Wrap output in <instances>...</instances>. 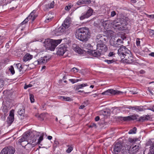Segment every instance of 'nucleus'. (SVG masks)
Segmentation results:
<instances>
[{"label": "nucleus", "instance_id": "nucleus-1", "mask_svg": "<svg viewBox=\"0 0 154 154\" xmlns=\"http://www.w3.org/2000/svg\"><path fill=\"white\" fill-rule=\"evenodd\" d=\"M128 141L131 144L126 146V151L127 152H128L130 154H134L136 153L141 148V146L138 143L140 140L139 138H129L128 139Z\"/></svg>", "mask_w": 154, "mask_h": 154}, {"label": "nucleus", "instance_id": "nucleus-2", "mask_svg": "<svg viewBox=\"0 0 154 154\" xmlns=\"http://www.w3.org/2000/svg\"><path fill=\"white\" fill-rule=\"evenodd\" d=\"M90 34L89 29L85 27L76 30L75 35L76 37L80 41L86 42L90 38Z\"/></svg>", "mask_w": 154, "mask_h": 154}, {"label": "nucleus", "instance_id": "nucleus-3", "mask_svg": "<svg viewBox=\"0 0 154 154\" xmlns=\"http://www.w3.org/2000/svg\"><path fill=\"white\" fill-rule=\"evenodd\" d=\"M29 140H32V143L35 142L36 140V138L32 132H26L24 133L19 139L18 142L23 147L25 144H27V142H28Z\"/></svg>", "mask_w": 154, "mask_h": 154}, {"label": "nucleus", "instance_id": "nucleus-4", "mask_svg": "<svg viewBox=\"0 0 154 154\" xmlns=\"http://www.w3.org/2000/svg\"><path fill=\"white\" fill-rule=\"evenodd\" d=\"M61 41V40L60 39L54 40L50 39H47L44 41V45L46 49L53 51L57 46L60 43Z\"/></svg>", "mask_w": 154, "mask_h": 154}, {"label": "nucleus", "instance_id": "nucleus-5", "mask_svg": "<svg viewBox=\"0 0 154 154\" xmlns=\"http://www.w3.org/2000/svg\"><path fill=\"white\" fill-rule=\"evenodd\" d=\"M70 20L69 18H66L62 26L54 31V33L55 34L57 35H60L62 33L65 31L66 29L70 26Z\"/></svg>", "mask_w": 154, "mask_h": 154}, {"label": "nucleus", "instance_id": "nucleus-6", "mask_svg": "<svg viewBox=\"0 0 154 154\" xmlns=\"http://www.w3.org/2000/svg\"><path fill=\"white\" fill-rule=\"evenodd\" d=\"M111 24L114 29L122 30H123L124 26L127 25V23L123 19H122L111 21Z\"/></svg>", "mask_w": 154, "mask_h": 154}, {"label": "nucleus", "instance_id": "nucleus-7", "mask_svg": "<svg viewBox=\"0 0 154 154\" xmlns=\"http://www.w3.org/2000/svg\"><path fill=\"white\" fill-rule=\"evenodd\" d=\"M126 146H123L122 144L117 143L114 145L113 151L114 154H118L119 152L122 153H125L127 152L126 151Z\"/></svg>", "mask_w": 154, "mask_h": 154}, {"label": "nucleus", "instance_id": "nucleus-8", "mask_svg": "<svg viewBox=\"0 0 154 154\" xmlns=\"http://www.w3.org/2000/svg\"><path fill=\"white\" fill-rule=\"evenodd\" d=\"M121 59L123 62L128 64L131 63L134 61L133 57L131 52L125 54L124 57Z\"/></svg>", "mask_w": 154, "mask_h": 154}, {"label": "nucleus", "instance_id": "nucleus-9", "mask_svg": "<svg viewBox=\"0 0 154 154\" xmlns=\"http://www.w3.org/2000/svg\"><path fill=\"white\" fill-rule=\"evenodd\" d=\"M125 47L122 45L118 50V55L121 58H122L125 55V54L130 52Z\"/></svg>", "mask_w": 154, "mask_h": 154}, {"label": "nucleus", "instance_id": "nucleus-10", "mask_svg": "<svg viewBox=\"0 0 154 154\" xmlns=\"http://www.w3.org/2000/svg\"><path fill=\"white\" fill-rule=\"evenodd\" d=\"M123 92L120 91H116L113 89H108L101 93L103 95H119L122 94Z\"/></svg>", "mask_w": 154, "mask_h": 154}, {"label": "nucleus", "instance_id": "nucleus-11", "mask_svg": "<svg viewBox=\"0 0 154 154\" xmlns=\"http://www.w3.org/2000/svg\"><path fill=\"white\" fill-rule=\"evenodd\" d=\"M111 46L115 47H121V44L123 43V41L120 39H118L116 41L114 38H111L110 41Z\"/></svg>", "mask_w": 154, "mask_h": 154}, {"label": "nucleus", "instance_id": "nucleus-12", "mask_svg": "<svg viewBox=\"0 0 154 154\" xmlns=\"http://www.w3.org/2000/svg\"><path fill=\"white\" fill-rule=\"evenodd\" d=\"M15 151L14 149L12 147H6L2 150L1 154H14Z\"/></svg>", "mask_w": 154, "mask_h": 154}, {"label": "nucleus", "instance_id": "nucleus-13", "mask_svg": "<svg viewBox=\"0 0 154 154\" xmlns=\"http://www.w3.org/2000/svg\"><path fill=\"white\" fill-rule=\"evenodd\" d=\"M107 37L102 34L98 35L96 38V41L97 44L104 43L106 41Z\"/></svg>", "mask_w": 154, "mask_h": 154}, {"label": "nucleus", "instance_id": "nucleus-14", "mask_svg": "<svg viewBox=\"0 0 154 154\" xmlns=\"http://www.w3.org/2000/svg\"><path fill=\"white\" fill-rule=\"evenodd\" d=\"M57 49V54L60 55H63L67 51V47L63 45H60Z\"/></svg>", "mask_w": 154, "mask_h": 154}, {"label": "nucleus", "instance_id": "nucleus-15", "mask_svg": "<svg viewBox=\"0 0 154 154\" xmlns=\"http://www.w3.org/2000/svg\"><path fill=\"white\" fill-rule=\"evenodd\" d=\"M93 12V11L91 9H89L86 13H82L81 16L80 17L81 20L87 18L91 16Z\"/></svg>", "mask_w": 154, "mask_h": 154}, {"label": "nucleus", "instance_id": "nucleus-16", "mask_svg": "<svg viewBox=\"0 0 154 154\" xmlns=\"http://www.w3.org/2000/svg\"><path fill=\"white\" fill-rule=\"evenodd\" d=\"M97 49L101 53L104 52L107 50V47L104 43L97 44Z\"/></svg>", "mask_w": 154, "mask_h": 154}, {"label": "nucleus", "instance_id": "nucleus-17", "mask_svg": "<svg viewBox=\"0 0 154 154\" xmlns=\"http://www.w3.org/2000/svg\"><path fill=\"white\" fill-rule=\"evenodd\" d=\"M14 110L13 109L11 110L10 112L9 116L8 117L7 122L9 125H10L13 122L14 119Z\"/></svg>", "mask_w": 154, "mask_h": 154}, {"label": "nucleus", "instance_id": "nucleus-18", "mask_svg": "<svg viewBox=\"0 0 154 154\" xmlns=\"http://www.w3.org/2000/svg\"><path fill=\"white\" fill-rule=\"evenodd\" d=\"M49 60V58L47 56H45L42 57L41 59H39L37 61H36L34 62V64H41L42 63H46Z\"/></svg>", "mask_w": 154, "mask_h": 154}, {"label": "nucleus", "instance_id": "nucleus-19", "mask_svg": "<svg viewBox=\"0 0 154 154\" xmlns=\"http://www.w3.org/2000/svg\"><path fill=\"white\" fill-rule=\"evenodd\" d=\"M88 51L94 57H98L101 55V53L97 49L96 51L91 50L89 51Z\"/></svg>", "mask_w": 154, "mask_h": 154}, {"label": "nucleus", "instance_id": "nucleus-20", "mask_svg": "<svg viewBox=\"0 0 154 154\" xmlns=\"http://www.w3.org/2000/svg\"><path fill=\"white\" fill-rule=\"evenodd\" d=\"M73 48L74 51L79 54H82L83 53V51L78 46L75 44L73 45Z\"/></svg>", "mask_w": 154, "mask_h": 154}, {"label": "nucleus", "instance_id": "nucleus-21", "mask_svg": "<svg viewBox=\"0 0 154 154\" xmlns=\"http://www.w3.org/2000/svg\"><path fill=\"white\" fill-rule=\"evenodd\" d=\"M111 22L109 20L103 21L102 22V24L105 29H107L109 27V24H111Z\"/></svg>", "mask_w": 154, "mask_h": 154}, {"label": "nucleus", "instance_id": "nucleus-22", "mask_svg": "<svg viewBox=\"0 0 154 154\" xmlns=\"http://www.w3.org/2000/svg\"><path fill=\"white\" fill-rule=\"evenodd\" d=\"M32 56L30 54L27 53L23 57V60L24 62H26L32 59Z\"/></svg>", "mask_w": 154, "mask_h": 154}, {"label": "nucleus", "instance_id": "nucleus-23", "mask_svg": "<svg viewBox=\"0 0 154 154\" xmlns=\"http://www.w3.org/2000/svg\"><path fill=\"white\" fill-rule=\"evenodd\" d=\"M31 140V141L29 142V143L28 142H27V144H25V145H23V147L25 149H26L29 150L31 149L32 147V145H31V143H30L31 142H32V141Z\"/></svg>", "mask_w": 154, "mask_h": 154}, {"label": "nucleus", "instance_id": "nucleus-24", "mask_svg": "<svg viewBox=\"0 0 154 154\" xmlns=\"http://www.w3.org/2000/svg\"><path fill=\"white\" fill-rule=\"evenodd\" d=\"M150 116L149 115H146L145 116H141L140 118L139 121H143L148 120L150 119Z\"/></svg>", "mask_w": 154, "mask_h": 154}, {"label": "nucleus", "instance_id": "nucleus-25", "mask_svg": "<svg viewBox=\"0 0 154 154\" xmlns=\"http://www.w3.org/2000/svg\"><path fill=\"white\" fill-rule=\"evenodd\" d=\"M135 119V117L133 116H129L127 117H122V120L124 121L134 120Z\"/></svg>", "mask_w": 154, "mask_h": 154}, {"label": "nucleus", "instance_id": "nucleus-26", "mask_svg": "<svg viewBox=\"0 0 154 154\" xmlns=\"http://www.w3.org/2000/svg\"><path fill=\"white\" fill-rule=\"evenodd\" d=\"M147 151L146 150L144 152V154H154V147L152 146L150 147L149 152L148 154H147Z\"/></svg>", "mask_w": 154, "mask_h": 154}, {"label": "nucleus", "instance_id": "nucleus-27", "mask_svg": "<svg viewBox=\"0 0 154 154\" xmlns=\"http://www.w3.org/2000/svg\"><path fill=\"white\" fill-rule=\"evenodd\" d=\"M16 66L18 69L20 74L23 73V71L22 70L23 68L21 64L20 63H18L16 64Z\"/></svg>", "mask_w": 154, "mask_h": 154}, {"label": "nucleus", "instance_id": "nucleus-28", "mask_svg": "<svg viewBox=\"0 0 154 154\" xmlns=\"http://www.w3.org/2000/svg\"><path fill=\"white\" fill-rule=\"evenodd\" d=\"M134 110L139 112L143 111V109L141 106H134Z\"/></svg>", "mask_w": 154, "mask_h": 154}, {"label": "nucleus", "instance_id": "nucleus-29", "mask_svg": "<svg viewBox=\"0 0 154 154\" xmlns=\"http://www.w3.org/2000/svg\"><path fill=\"white\" fill-rule=\"evenodd\" d=\"M25 113V110L23 108L21 109L20 108L19 109L18 111V114L20 116H24V115Z\"/></svg>", "mask_w": 154, "mask_h": 154}, {"label": "nucleus", "instance_id": "nucleus-30", "mask_svg": "<svg viewBox=\"0 0 154 154\" xmlns=\"http://www.w3.org/2000/svg\"><path fill=\"white\" fill-rule=\"evenodd\" d=\"M88 85L87 84H82L76 86V90H79L80 89L82 88V87H84Z\"/></svg>", "mask_w": 154, "mask_h": 154}, {"label": "nucleus", "instance_id": "nucleus-31", "mask_svg": "<svg viewBox=\"0 0 154 154\" xmlns=\"http://www.w3.org/2000/svg\"><path fill=\"white\" fill-rule=\"evenodd\" d=\"M46 115V114L45 113L41 114L38 116L39 119L41 121L43 120L45 117Z\"/></svg>", "mask_w": 154, "mask_h": 154}, {"label": "nucleus", "instance_id": "nucleus-32", "mask_svg": "<svg viewBox=\"0 0 154 154\" xmlns=\"http://www.w3.org/2000/svg\"><path fill=\"white\" fill-rule=\"evenodd\" d=\"M54 1L52 2L50 4H48L46 5V8H53L54 6Z\"/></svg>", "mask_w": 154, "mask_h": 154}, {"label": "nucleus", "instance_id": "nucleus-33", "mask_svg": "<svg viewBox=\"0 0 154 154\" xmlns=\"http://www.w3.org/2000/svg\"><path fill=\"white\" fill-rule=\"evenodd\" d=\"M137 128L136 127H134L132 129H131L128 132L129 134H134L136 133Z\"/></svg>", "mask_w": 154, "mask_h": 154}, {"label": "nucleus", "instance_id": "nucleus-34", "mask_svg": "<svg viewBox=\"0 0 154 154\" xmlns=\"http://www.w3.org/2000/svg\"><path fill=\"white\" fill-rule=\"evenodd\" d=\"M107 33L108 36L110 37H112L114 35V32L112 30H108L107 31Z\"/></svg>", "mask_w": 154, "mask_h": 154}, {"label": "nucleus", "instance_id": "nucleus-35", "mask_svg": "<svg viewBox=\"0 0 154 154\" xmlns=\"http://www.w3.org/2000/svg\"><path fill=\"white\" fill-rule=\"evenodd\" d=\"M9 70L10 71L11 74L13 75L15 73V71L13 66H11L9 68Z\"/></svg>", "mask_w": 154, "mask_h": 154}, {"label": "nucleus", "instance_id": "nucleus-36", "mask_svg": "<svg viewBox=\"0 0 154 154\" xmlns=\"http://www.w3.org/2000/svg\"><path fill=\"white\" fill-rule=\"evenodd\" d=\"M61 97L63 98L64 100L66 101H71L72 100V99L69 97L62 96Z\"/></svg>", "mask_w": 154, "mask_h": 154}, {"label": "nucleus", "instance_id": "nucleus-37", "mask_svg": "<svg viewBox=\"0 0 154 154\" xmlns=\"http://www.w3.org/2000/svg\"><path fill=\"white\" fill-rule=\"evenodd\" d=\"M105 62H106L108 64H110L115 62V60L114 59L110 60H105Z\"/></svg>", "mask_w": 154, "mask_h": 154}, {"label": "nucleus", "instance_id": "nucleus-38", "mask_svg": "<svg viewBox=\"0 0 154 154\" xmlns=\"http://www.w3.org/2000/svg\"><path fill=\"white\" fill-rule=\"evenodd\" d=\"M35 11L33 10L30 14V15L27 17L29 19H30L34 15V14L35 13Z\"/></svg>", "mask_w": 154, "mask_h": 154}, {"label": "nucleus", "instance_id": "nucleus-39", "mask_svg": "<svg viewBox=\"0 0 154 154\" xmlns=\"http://www.w3.org/2000/svg\"><path fill=\"white\" fill-rule=\"evenodd\" d=\"M29 96L30 100L31 102L32 103L34 102L35 100L33 95L32 94H30Z\"/></svg>", "mask_w": 154, "mask_h": 154}, {"label": "nucleus", "instance_id": "nucleus-40", "mask_svg": "<svg viewBox=\"0 0 154 154\" xmlns=\"http://www.w3.org/2000/svg\"><path fill=\"white\" fill-rule=\"evenodd\" d=\"M4 83V82L2 79H0V88H2Z\"/></svg>", "mask_w": 154, "mask_h": 154}, {"label": "nucleus", "instance_id": "nucleus-41", "mask_svg": "<svg viewBox=\"0 0 154 154\" xmlns=\"http://www.w3.org/2000/svg\"><path fill=\"white\" fill-rule=\"evenodd\" d=\"M77 4L78 5H81L84 4L83 0H80L77 2Z\"/></svg>", "mask_w": 154, "mask_h": 154}, {"label": "nucleus", "instance_id": "nucleus-42", "mask_svg": "<svg viewBox=\"0 0 154 154\" xmlns=\"http://www.w3.org/2000/svg\"><path fill=\"white\" fill-rule=\"evenodd\" d=\"M73 150V148L71 146L69 147L66 150V152L68 153H69Z\"/></svg>", "mask_w": 154, "mask_h": 154}, {"label": "nucleus", "instance_id": "nucleus-43", "mask_svg": "<svg viewBox=\"0 0 154 154\" xmlns=\"http://www.w3.org/2000/svg\"><path fill=\"white\" fill-rule=\"evenodd\" d=\"M85 46V48H86V49H88V48L89 49H91V48L92 47H91V44L88 43L86 44Z\"/></svg>", "mask_w": 154, "mask_h": 154}, {"label": "nucleus", "instance_id": "nucleus-44", "mask_svg": "<svg viewBox=\"0 0 154 154\" xmlns=\"http://www.w3.org/2000/svg\"><path fill=\"white\" fill-rule=\"evenodd\" d=\"M71 71L72 72L75 73V72H77L79 71V69H77L75 68L74 67L72 69Z\"/></svg>", "mask_w": 154, "mask_h": 154}, {"label": "nucleus", "instance_id": "nucleus-45", "mask_svg": "<svg viewBox=\"0 0 154 154\" xmlns=\"http://www.w3.org/2000/svg\"><path fill=\"white\" fill-rule=\"evenodd\" d=\"M83 2L84 4H88L91 3V1L90 0H83Z\"/></svg>", "mask_w": 154, "mask_h": 154}, {"label": "nucleus", "instance_id": "nucleus-46", "mask_svg": "<svg viewBox=\"0 0 154 154\" xmlns=\"http://www.w3.org/2000/svg\"><path fill=\"white\" fill-rule=\"evenodd\" d=\"M149 33L150 36H152L154 35V30L150 29L149 30Z\"/></svg>", "mask_w": 154, "mask_h": 154}, {"label": "nucleus", "instance_id": "nucleus-47", "mask_svg": "<svg viewBox=\"0 0 154 154\" xmlns=\"http://www.w3.org/2000/svg\"><path fill=\"white\" fill-rule=\"evenodd\" d=\"M32 86V85L31 84H29L27 85H25L24 87V88L25 89H26L28 88L31 87Z\"/></svg>", "mask_w": 154, "mask_h": 154}, {"label": "nucleus", "instance_id": "nucleus-48", "mask_svg": "<svg viewBox=\"0 0 154 154\" xmlns=\"http://www.w3.org/2000/svg\"><path fill=\"white\" fill-rule=\"evenodd\" d=\"M71 7V5L67 6L65 7V9L66 10L69 11Z\"/></svg>", "mask_w": 154, "mask_h": 154}, {"label": "nucleus", "instance_id": "nucleus-49", "mask_svg": "<svg viewBox=\"0 0 154 154\" xmlns=\"http://www.w3.org/2000/svg\"><path fill=\"white\" fill-rule=\"evenodd\" d=\"M140 39L137 38L136 39V44L137 46L140 45Z\"/></svg>", "mask_w": 154, "mask_h": 154}, {"label": "nucleus", "instance_id": "nucleus-50", "mask_svg": "<svg viewBox=\"0 0 154 154\" xmlns=\"http://www.w3.org/2000/svg\"><path fill=\"white\" fill-rule=\"evenodd\" d=\"M69 80L72 82V83H75L76 82V80L72 79H69Z\"/></svg>", "mask_w": 154, "mask_h": 154}, {"label": "nucleus", "instance_id": "nucleus-51", "mask_svg": "<svg viewBox=\"0 0 154 154\" xmlns=\"http://www.w3.org/2000/svg\"><path fill=\"white\" fill-rule=\"evenodd\" d=\"M116 13L115 11H112L111 12V16L112 17H113L116 14Z\"/></svg>", "mask_w": 154, "mask_h": 154}, {"label": "nucleus", "instance_id": "nucleus-52", "mask_svg": "<svg viewBox=\"0 0 154 154\" xmlns=\"http://www.w3.org/2000/svg\"><path fill=\"white\" fill-rule=\"evenodd\" d=\"M148 17L152 19L154 18V14L152 15H148Z\"/></svg>", "mask_w": 154, "mask_h": 154}, {"label": "nucleus", "instance_id": "nucleus-53", "mask_svg": "<svg viewBox=\"0 0 154 154\" xmlns=\"http://www.w3.org/2000/svg\"><path fill=\"white\" fill-rule=\"evenodd\" d=\"M43 138V136H41L40 137L39 139V140L38 141V142H40L41 141H42Z\"/></svg>", "mask_w": 154, "mask_h": 154}, {"label": "nucleus", "instance_id": "nucleus-54", "mask_svg": "<svg viewBox=\"0 0 154 154\" xmlns=\"http://www.w3.org/2000/svg\"><path fill=\"white\" fill-rule=\"evenodd\" d=\"M51 20V18H48L46 19L45 20V22H48Z\"/></svg>", "mask_w": 154, "mask_h": 154}, {"label": "nucleus", "instance_id": "nucleus-55", "mask_svg": "<svg viewBox=\"0 0 154 154\" xmlns=\"http://www.w3.org/2000/svg\"><path fill=\"white\" fill-rule=\"evenodd\" d=\"M114 55L113 52H110L109 54V56L110 57H112Z\"/></svg>", "mask_w": 154, "mask_h": 154}, {"label": "nucleus", "instance_id": "nucleus-56", "mask_svg": "<svg viewBox=\"0 0 154 154\" xmlns=\"http://www.w3.org/2000/svg\"><path fill=\"white\" fill-rule=\"evenodd\" d=\"M100 119V117L99 116H97L95 118V120L96 121H98Z\"/></svg>", "mask_w": 154, "mask_h": 154}, {"label": "nucleus", "instance_id": "nucleus-57", "mask_svg": "<svg viewBox=\"0 0 154 154\" xmlns=\"http://www.w3.org/2000/svg\"><path fill=\"white\" fill-rule=\"evenodd\" d=\"M90 127H95V128H96V125L95 124L93 123L92 124V125H90Z\"/></svg>", "mask_w": 154, "mask_h": 154}, {"label": "nucleus", "instance_id": "nucleus-58", "mask_svg": "<svg viewBox=\"0 0 154 154\" xmlns=\"http://www.w3.org/2000/svg\"><path fill=\"white\" fill-rule=\"evenodd\" d=\"M145 73V71L143 70H141L140 71V74H143Z\"/></svg>", "mask_w": 154, "mask_h": 154}, {"label": "nucleus", "instance_id": "nucleus-59", "mask_svg": "<svg viewBox=\"0 0 154 154\" xmlns=\"http://www.w3.org/2000/svg\"><path fill=\"white\" fill-rule=\"evenodd\" d=\"M134 106L132 107L131 106H130L128 107V108L129 109H131L133 111H134Z\"/></svg>", "mask_w": 154, "mask_h": 154}, {"label": "nucleus", "instance_id": "nucleus-60", "mask_svg": "<svg viewBox=\"0 0 154 154\" xmlns=\"http://www.w3.org/2000/svg\"><path fill=\"white\" fill-rule=\"evenodd\" d=\"M85 107V105H82L79 107V109H83Z\"/></svg>", "mask_w": 154, "mask_h": 154}, {"label": "nucleus", "instance_id": "nucleus-61", "mask_svg": "<svg viewBox=\"0 0 154 154\" xmlns=\"http://www.w3.org/2000/svg\"><path fill=\"white\" fill-rule=\"evenodd\" d=\"M37 17V16L36 15H34L32 18V21H33L35 19V18H36V17Z\"/></svg>", "mask_w": 154, "mask_h": 154}, {"label": "nucleus", "instance_id": "nucleus-62", "mask_svg": "<svg viewBox=\"0 0 154 154\" xmlns=\"http://www.w3.org/2000/svg\"><path fill=\"white\" fill-rule=\"evenodd\" d=\"M52 138V137L50 136H49L48 137V139L49 140H51Z\"/></svg>", "mask_w": 154, "mask_h": 154}, {"label": "nucleus", "instance_id": "nucleus-63", "mask_svg": "<svg viewBox=\"0 0 154 154\" xmlns=\"http://www.w3.org/2000/svg\"><path fill=\"white\" fill-rule=\"evenodd\" d=\"M149 109V110H151L153 111V112H154V105L153 106V107L152 108L150 109Z\"/></svg>", "mask_w": 154, "mask_h": 154}, {"label": "nucleus", "instance_id": "nucleus-64", "mask_svg": "<svg viewBox=\"0 0 154 154\" xmlns=\"http://www.w3.org/2000/svg\"><path fill=\"white\" fill-rule=\"evenodd\" d=\"M149 55L152 57H154V52H152Z\"/></svg>", "mask_w": 154, "mask_h": 154}]
</instances>
